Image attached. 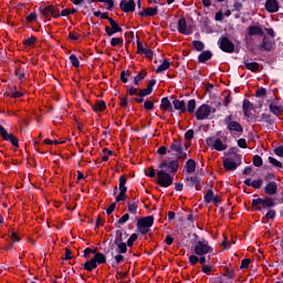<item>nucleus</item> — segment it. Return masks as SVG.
I'll return each instance as SVG.
<instances>
[{
    "instance_id": "1",
    "label": "nucleus",
    "mask_w": 283,
    "mask_h": 283,
    "mask_svg": "<svg viewBox=\"0 0 283 283\" xmlns=\"http://www.w3.org/2000/svg\"><path fill=\"white\" fill-rule=\"evenodd\" d=\"M271 207H275V201L273 198H256L252 200V208L254 211H262L263 209H271Z\"/></svg>"
},
{
    "instance_id": "2",
    "label": "nucleus",
    "mask_w": 283,
    "mask_h": 283,
    "mask_svg": "<svg viewBox=\"0 0 283 283\" xmlns=\"http://www.w3.org/2000/svg\"><path fill=\"white\" fill-rule=\"evenodd\" d=\"M193 252L196 255H208V253H213V248L209 244V241L202 239L195 243Z\"/></svg>"
},
{
    "instance_id": "3",
    "label": "nucleus",
    "mask_w": 283,
    "mask_h": 283,
    "mask_svg": "<svg viewBox=\"0 0 283 283\" xmlns=\"http://www.w3.org/2000/svg\"><path fill=\"white\" fill-rule=\"evenodd\" d=\"M105 262H107L105 254L98 252L95 253L94 258L84 263V269L85 271H94V269H96L98 264H105Z\"/></svg>"
},
{
    "instance_id": "4",
    "label": "nucleus",
    "mask_w": 283,
    "mask_h": 283,
    "mask_svg": "<svg viewBox=\"0 0 283 283\" xmlns=\"http://www.w3.org/2000/svg\"><path fill=\"white\" fill-rule=\"evenodd\" d=\"M151 227H154L153 216L140 218L137 221V229L142 233V235L149 233V229H151Z\"/></svg>"
},
{
    "instance_id": "5",
    "label": "nucleus",
    "mask_w": 283,
    "mask_h": 283,
    "mask_svg": "<svg viewBox=\"0 0 283 283\" xmlns=\"http://www.w3.org/2000/svg\"><path fill=\"white\" fill-rule=\"evenodd\" d=\"M157 185L159 187H171L174 185V176L165 170L157 171Z\"/></svg>"
},
{
    "instance_id": "6",
    "label": "nucleus",
    "mask_w": 283,
    "mask_h": 283,
    "mask_svg": "<svg viewBox=\"0 0 283 283\" xmlns=\"http://www.w3.org/2000/svg\"><path fill=\"white\" fill-rule=\"evenodd\" d=\"M214 112V108L207 104H203L197 108L196 118L197 120H207V118H209V116H211V114H213Z\"/></svg>"
},
{
    "instance_id": "7",
    "label": "nucleus",
    "mask_w": 283,
    "mask_h": 283,
    "mask_svg": "<svg viewBox=\"0 0 283 283\" xmlns=\"http://www.w3.org/2000/svg\"><path fill=\"white\" fill-rule=\"evenodd\" d=\"M127 177H119V193L116 196V202H125L127 200Z\"/></svg>"
},
{
    "instance_id": "8",
    "label": "nucleus",
    "mask_w": 283,
    "mask_h": 283,
    "mask_svg": "<svg viewBox=\"0 0 283 283\" xmlns=\"http://www.w3.org/2000/svg\"><path fill=\"white\" fill-rule=\"evenodd\" d=\"M0 136L3 138V140L11 143L13 147H19V139L17 136L12 135V133H8L3 126H0Z\"/></svg>"
},
{
    "instance_id": "9",
    "label": "nucleus",
    "mask_w": 283,
    "mask_h": 283,
    "mask_svg": "<svg viewBox=\"0 0 283 283\" xmlns=\"http://www.w3.org/2000/svg\"><path fill=\"white\" fill-rule=\"evenodd\" d=\"M109 25L105 28V32L107 36H114L117 32H123V29L118 25V23L115 22L114 19L109 18Z\"/></svg>"
},
{
    "instance_id": "10",
    "label": "nucleus",
    "mask_w": 283,
    "mask_h": 283,
    "mask_svg": "<svg viewBox=\"0 0 283 283\" xmlns=\"http://www.w3.org/2000/svg\"><path fill=\"white\" fill-rule=\"evenodd\" d=\"M219 45L222 52L231 53L233 52V50H235V45L228 38H221V40L219 41Z\"/></svg>"
},
{
    "instance_id": "11",
    "label": "nucleus",
    "mask_w": 283,
    "mask_h": 283,
    "mask_svg": "<svg viewBox=\"0 0 283 283\" xmlns=\"http://www.w3.org/2000/svg\"><path fill=\"white\" fill-rule=\"evenodd\" d=\"M119 8H120L122 12H135L136 2L134 0H123L119 3Z\"/></svg>"
},
{
    "instance_id": "12",
    "label": "nucleus",
    "mask_w": 283,
    "mask_h": 283,
    "mask_svg": "<svg viewBox=\"0 0 283 283\" xmlns=\"http://www.w3.org/2000/svg\"><path fill=\"white\" fill-rule=\"evenodd\" d=\"M226 123L230 132H237L238 134H242L243 128L242 125H240V123L231 120V117L226 118Z\"/></svg>"
},
{
    "instance_id": "13",
    "label": "nucleus",
    "mask_w": 283,
    "mask_h": 283,
    "mask_svg": "<svg viewBox=\"0 0 283 283\" xmlns=\"http://www.w3.org/2000/svg\"><path fill=\"white\" fill-rule=\"evenodd\" d=\"M249 36H264V30L260 25H250L248 28Z\"/></svg>"
},
{
    "instance_id": "14",
    "label": "nucleus",
    "mask_w": 283,
    "mask_h": 283,
    "mask_svg": "<svg viewBox=\"0 0 283 283\" xmlns=\"http://www.w3.org/2000/svg\"><path fill=\"white\" fill-rule=\"evenodd\" d=\"M178 30H179L180 34H186V35L191 34V28H189L187 25V20L185 18L179 19Z\"/></svg>"
},
{
    "instance_id": "15",
    "label": "nucleus",
    "mask_w": 283,
    "mask_h": 283,
    "mask_svg": "<svg viewBox=\"0 0 283 283\" xmlns=\"http://www.w3.org/2000/svg\"><path fill=\"white\" fill-rule=\"evenodd\" d=\"M273 45H275V42H273L271 39L264 36L262 44L259 45V50L264 51V52H271V50L273 49Z\"/></svg>"
},
{
    "instance_id": "16",
    "label": "nucleus",
    "mask_w": 283,
    "mask_h": 283,
    "mask_svg": "<svg viewBox=\"0 0 283 283\" xmlns=\"http://www.w3.org/2000/svg\"><path fill=\"white\" fill-rule=\"evenodd\" d=\"M265 10L271 13L277 12V10H280V3L277 0H266Z\"/></svg>"
},
{
    "instance_id": "17",
    "label": "nucleus",
    "mask_w": 283,
    "mask_h": 283,
    "mask_svg": "<svg viewBox=\"0 0 283 283\" xmlns=\"http://www.w3.org/2000/svg\"><path fill=\"white\" fill-rule=\"evenodd\" d=\"M137 54H145L146 59L154 56V52L149 48H145L142 42H137Z\"/></svg>"
},
{
    "instance_id": "18",
    "label": "nucleus",
    "mask_w": 283,
    "mask_h": 283,
    "mask_svg": "<svg viewBox=\"0 0 283 283\" xmlns=\"http://www.w3.org/2000/svg\"><path fill=\"white\" fill-rule=\"evenodd\" d=\"M43 14H51L54 19H59V17H61V11L54 6H49L44 8Z\"/></svg>"
},
{
    "instance_id": "19",
    "label": "nucleus",
    "mask_w": 283,
    "mask_h": 283,
    "mask_svg": "<svg viewBox=\"0 0 283 283\" xmlns=\"http://www.w3.org/2000/svg\"><path fill=\"white\" fill-rule=\"evenodd\" d=\"M154 85H156V80H151L146 88L139 90L138 96H149L154 92Z\"/></svg>"
},
{
    "instance_id": "20",
    "label": "nucleus",
    "mask_w": 283,
    "mask_h": 283,
    "mask_svg": "<svg viewBox=\"0 0 283 283\" xmlns=\"http://www.w3.org/2000/svg\"><path fill=\"white\" fill-rule=\"evenodd\" d=\"M265 193H268V196H275L277 193V184L275 181H270L265 186Z\"/></svg>"
},
{
    "instance_id": "21",
    "label": "nucleus",
    "mask_w": 283,
    "mask_h": 283,
    "mask_svg": "<svg viewBox=\"0 0 283 283\" xmlns=\"http://www.w3.org/2000/svg\"><path fill=\"white\" fill-rule=\"evenodd\" d=\"M251 112H253V104L249 99L243 101V113L247 118H251Z\"/></svg>"
},
{
    "instance_id": "22",
    "label": "nucleus",
    "mask_w": 283,
    "mask_h": 283,
    "mask_svg": "<svg viewBox=\"0 0 283 283\" xmlns=\"http://www.w3.org/2000/svg\"><path fill=\"white\" fill-rule=\"evenodd\" d=\"M223 167L224 169H227V171H233L235 169H238V164H235V161L231 158H227L223 161Z\"/></svg>"
},
{
    "instance_id": "23",
    "label": "nucleus",
    "mask_w": 283,
    "mask_h": 283,
    "mask_svg": "<svg viewBox=\"0 0 283 283\" xmlns=\"http://www.w3.org/2000/svg\"><path fill=\"white\" fill-rule=\"evenodd\" d=\"M158 14V8L148 7L140 12V17H156Z\"/></svg>"
},
{
    "instance_id": "24",
    "label": "nucleus",
    "mask_w": 283,
    "mask_h": 283,
    "mask_svg": "<svg viewBox=\"0 0 283 283\" xmlns=\"http://www.w3.org/2000/svg\"><path fill=\"white\" fill-rule=\"evenodd\" d=\"M172 103L175 109L181 112V114H185V112H187V104L185 103V101L175 99Z\"/></svg>"
},
{
    "instance_id": "25",
    "label": "nucleus",
    "mask_w": 283,
    "mask_h": 283,
    "mask_svg": "<svg viewBox=\"0 0 283 283\" xmlns=\"http://www.w3.org/2000/svg\"><path fill=\"white\" fill-rule=\"evenodd\" d=\"M212 147L217 151H224V149H227V144L222 143L221 139L217 138L212 142Z\"/></svg>"
},
{
    "instance_id": "26",
    "label": "nucleus",
    "mask_w": 283,
    "mask_h": 283,
    "mask_svg": "<svg viewBox=\"0 0 283 283\" xmlns=\"http://www.w3.org/2000/svg\"><path fill=\"white\" fill-rule=\"evenodd\" d=\"M127 207L128 213H133V216H136L138 213V201L128 202Z\"/></svg>"
},
{
    "instance_id": "27",
    "label": "nucleus",
    "mask_w": 283,
    "mask_h": 283,
    "mask_svg": "<svg viewBox=\"0 0 283 283\" xmlns=\"http://www.w3.org/2000/svg\"><path fill=\"white\" fill-rule=\"evenodd\" d=\"M160 109H163V112L171 111V102H169V98H161Z\"/></svg>"
},
{
    "instance_id": "28",
    "label": "nucleus",
    "mask_w": 283,
    "mask_h": 283,
    "mask_svg": "<svg viewBox=\"0 0 283 283\" xmlns=\"http://www.w3.org/2000/svg\"><path fill=\"white\" fill-rule=\"evenodd\" d=\"M171 67V63H169L167 60H164V62L157 67L156 73L160 74L161 72H167Z\"/></svg>"
},
{
    "instance_id": "29",
    "label": "nucleus",
    "mask_w": 283,
    "mask_h": 283,
    "mask_svg": "<svg viewBox=\"0 0 283 283\" xmlns=\"http://www.w3.org/2000/svg\"><path fill=\"white\" fill-rule=\"evenodd\" d=\"M211 56H213V54H211V51H205L200 53L199 63H207V61H209Z\"/></svg>"
},
{
    "instance_id": "30",
    "label": "nucleus",
    "mask_w": 283,
    "mask_h": 283,
    "mask_svg": "<svg viewBox=\"0 0 283 283\" xmlns=\"http://www.w3.org/2000/svg\"><path fill=\"white\" fill-rule=\"evenodd\" d=\"M93 112H105L106 105L103 101H97L93 106Z\"/></svg>"
},
{
    "instance_id": "31",
    "label": "nucleus",
    "mask_w": 283,
    "mask_h": 283,
    "mask_svg": "<svg viewBox=\"0 0 283 283\" xmlns=\"http://www.w3.org/2000/svg\"><path fill=\"white\" fill-rule=\"evenodd\" d=\"M244 66L250 70V72H258V70H260L258 62H244Z\"/></svg>"
},
{
    "instance_id": "32",
    "label": "nucleus",
    "mask_w": 283,
    "mask_h": 283,
    "mask_svg": "<svg viewBox=\"0 0 283 283\" xmlns=\"http://www.w3.org/2000/svg\"><path fill=\"white\" fill-rule=\"evenodd\" d=\"M186 170L188 174H193L196 171V161L193 159H189L186 163Z\"/></svg>"
},
{
    "instance_id": "33",
    "label": "nucleus",
    "mask_w": 283,
    "mask_h": 283,
    "mask_svg": "<svg viewBox=\"0 0 283 283\" xmlns=\"http://www.w3.org/2000/svg\"><path fill=\"white\" fill-rule=\"evenodd\" d=\"M25 48H34L36 45V36H30L23 41Z\"/></svg>"
},
{
    "instance_id": "34",
    "label": "nucleus",
    "mask_w": 283,
    "mask_h": 283,
    "mask_svg": "<svg viewBox=\"0 0 283 283\" xmlns=\"http://www.w3.org/2000/svg\"><path fill=\"white\" fill-rule=\"evenodd\" d=\"M145 76H147V71H140L134 78L135 85H140V82L144 81Z\"/></svg>"
},
{
    "instance_id": "35",
    "label": "nucleus",
    "mask_w": 283,
    "mask_h": 283,
    "mask_svg": "<svg viewBox=\"0 0 283 283\" xmlns=\"http://www.w3.org/2000/svg\"><path fill=\"white\" fill-rule=\"evenodd\" d=\"M178 160H172L170 163H168V171H170V174H176V171H178Z\"/></svg>"
},
{
    "instance_id": "36",
    "label": "nucleus",
    "mask_w": 283,
    "mask_h": 283,
    "mask_svg": "<svg viewBox=\"0 0 283 283\" xmlns=\"http://www.w3.org/2000/svg\"><path fill=\"white\" fill-rule=\"evenodd\" d=\"M117 247V253H127V243L125 242H115Z\"/></svg>"
},
{
    "instance_id": "37",
    "label": "nucleus",
    "mask_w": 283,
    "mask_h": 283,
    "mask_svg": "<svg viewBox=\"0 0 283 283\" xmlns=\"http://www.w3.org/2000/svg\"><path fill=\"white\" fill-rule=\"evenodd\" d=\"M186 112H189V114H193V112H196V99H190L188 102V105L186 107Z\"/></svg>"
},
{
    "instance_id": "38",
    "label": "nucleus",
    "mask_w": 283,
    "mask_h": 283,
    "mask_svg": "<svg viewBox=\"0 0 283 283\" xmlns=\"http://www.w3.org/2000/svg\"><path fill=\"white\" fill-rule=\"evenodd\" d=\"M192 45L197 52H202L205 50V43L201 41H192Z\"/></svg>"
},
{
    "instance_id": "39",
    "label": "nucleus",
    "mask_w": 283,
    "mask_h": 283,
    "mask_svg": "<svg viewBox=\"0 0 283 283\" xmlns=\"http://www.w3.org/2000/svg\"><path fill=\"white\" fill-rule=\"evenodd\" d=\"M170 149L178 154L179 151H182V144L178 143V142H175V143L171 144Z\"/></svg>"
},
{
    "instance_id": "40",
    "label": "nucleus",
    "mask_w": 283,
    "mask_h": 283,
    "mask_svg": "<svg viewBox=\"0 0 283 283\" xmlns=\"http://www.w3.org/2000/svg\"><path fill=\"white\" fill-rule=\"evenodd\" d=\"M92 1H98L99 3H105L106 10H112L114 8V1L112 0H92Z\"/></svg>"
},
{
    "instance_id": "41",
    "label": "nucleus",
    "mask_w": 283,
    "mask_h": 283,
    "mask_svg": "<svg viewBox=\"0 0 283 283\" xmlns=\"http://www.w3.org/2000/svg\"><path fill=\"white\" fill-rule=\"evenodd\" d=\"M103 156H102V160L103 163H107L109 160V156H112V150L104 148L103 149Z\"/></svg>"
},
{
    "instance_id": "42",
    "label": "nucleus",
    "mask_w": 283,
    "mask_h": 283,
    "mask_svg": "<svg viewBox=\"0 0 283 283\" xmlns=\"http://www.w3.org/2000/svg\"><path fill=\"white\" fill-rule=\"evenodd\" d=\"M70 61H71V64L73 65V67H78L81 65L78 57H76V55H74V54L70 55Z\"/></svg>"
},
{
    "instance_id": "43",
    "label": "nucleus",
    "mask_w": 283,
    "mask_h": 283,
    "mask_svg": "<svg viewBox=\"0 0 283 283\" xmlns=\"http://www.w3.org/2000/svg\"><path fill=\"white\" fill-rule=\"evenodd\" d=\"M112 48H116L117 45H123V38H113L111 40Z\"/></svg>"
},
{
    "instance_id": "44",
    "label": "nucleus",
    "mask_w": 283,
    "mask_h": 283,
    "mask_svg": "<svg viewBox=\"0 0 283 283\" xmlns=\"http://www.w3.org/2000/svg\"><path fill=\"white\" fill-rule=\"evenodd\" d=\"M138 240V234L133 233L127 240V247H134V243Z\"/></svg>"
},
{
    "instance_id": "45",
    "label": "nucleus",
    "mask_w": 283,
    "mask_h": 283,
    "mask_svg": "<svg viewBox=\"0 0 283 283\" xmlns=\"http://www.w3.org/2000/svg\"><path fill=\"white\" fill-rule=\"evenodd\" d=\"M216 195H213V190H208V192L205 196L206 202L210 203L213 202V198Z\"/></svg>"
},
{
    "instance_id": "46",
    "label": "nucleus",
    "mask_w": 283,
    "mask_h": 283,
    "mask_svg": "<svg viewBox=\"0 0 283 283\" xmlns=\"http://www.w3.org/2000/svg\"><path fill=\"white\" fill-rule=\"evenodd\" d=\"M201 271H202V273H205L206 275H211V271H213V266L203 264Z\"/></svg>"
},
{
    "instance_id": "47",
    "label": "nucleus",
    "mask_w": 283,
    "mask_h": 283,
    "mask_svg": "<svg viewBox=\"0 0 283 283\" xmlns=\"http://www.w3.org/2000/svg\"><path fill=\"white\" fill-rule=\"evenodd\" d=\"M270 165H273V167H280L282 168V163L273 157H269Z\"/></svg>"
},
{
    "instance_id": "48",
    "label": "nucleus",
    "mask_w": 283,
    "mask_h": 283,
    "mask_svg": "<svg viewBox=\"0 0 283 283\" xmlns=\"http://www.w3.org/2000/svg\"><path fill=\"white\" fill-rule=\"evenodd\" d=\"M253 165L254 167H262V157L255 155L253 158Z\"/></svg>"
},
{
    "instance_id": "49",
    "label": "nucleus",
    "mask_w": 283,
    "mask_h": 283,
    "mask_svg": "<svg viewBox=\"0 0 283 283\" xmlns=\"http://www.w3.org/2000/svg\"><path fill=\"white\" fill-rule=\"evenodd\" d=\"M270 111L272 112V114H275L276 116H277V114H280V112H282L280 106H276L275 104L270 105Z\"/></svg>"
},
{
    "instance_id": "50",
    "label": "nucleus",
    "mask_w": 283,
    "mask_h": 283,
    "mask_svg": "<svg viewBox=\"0 0 283 283\" xmlns=\"http://www.w3.org/2000/svg\"><path fill=\"white\" fill-rule=\"evenodd\" d=\"M69 39H71V41H78L81 39V34L72 31L69 33Z\"/></svg>"
},
{
    "instance_id": "51",
    "label": "nucleus",
    "mask_w": 283,
    "mask_h": 283,
    "mask_svg": "<svg viewBox=\"0 0 283 283\" xmlns=\"http://www.w3.org/2000/svg\"><path fill=\"white\" fill-rule=\"evenodd\" d=\"M25 94V91H13L11 92V96L13 98H21V96H23Z\"/></svg>"
},
{
    "instance_id": "52",
    "label": "nucleus",
    "mask_w": 283,
    "mask_h": 283,
    "mask_svg": "<svg viewBox=\"0 0 283 283\" xmlns=\"http://www.w3.org/2000/svg\"><path fill=\"white\" fill-rule=\"evenodd\" d=\"M129 220V214L125 213L122 218L118 219L117 224H125V222H127Z\"/></svg>"
},
{
    "instance_id": "53",
    "label": "nucleus",
    "mask_w": 283,
    "mask_h": 283,
    "mask_svg": "<svg viewBox=\"0 0 283 283\" xmlns=\"http://www.w3.org/2000/svg\"><path fill=\"white\" fill-rule=\"evenodd\" d=\"M262 179H255V180H253L252 181V187L254 188V189H261L262 188Z\"/></svg>"
},
{
    "instance_id": "54",
    "label": "nucleus",
    "mask_w": 283,
    "mask_h": 283,
    "mask_svg": "<svg viewBox=\"0 0 283 283\" xmlns=\"http://www.w3.org/2000/svg\"><path fill=\"white\" fill-rule=\"evenodd\" d=\"M249 264H251V260L250 259H243L241 261L240 269H249Z\"/></svg>"
},
{
    "instance_id": "55",
    "label": "nucleus",
    "mask_w": 283,
    "mask_h": 283,
    "mask_svg": "<svg viewBox=\"0 0 283 283\" xmlns=\"http://www.w3.org/2000/svg\"><path fill=\"white\" fill-rule=\"evenodd\" d=\"M189 262H190V264L193 266V265L198 264L199 259H198L197 255H193V254H192V255L189 256Z\"/></svg>"
},
{
    "instance_id": "56",
    "label": "nucleus",
    "mask_w": 283,
    "mask_h": 283,
    "mask_svg": "<svg viewBox=\"0 0 283 283\" xmlns=\"http://www.w3.org/2000/svg\"><path fill=\"white\" fill-rule=\"evenodd\" d=\"M11 240H12V242H21V237H19V233L12 232Z\"/></svg>"
},
{
    "instance_id": "57",
    "label": "nucleus",
    "mask_w": 283,
    "mask_h": 283,
    "mask_svg": "<svg viewBox=\"0 0 283 283\" xmlns=\"http://www.w3.org/2000/svg\"><path fill=\"white\" fill-rule=\"evenodd\" d=\"M178 160H187V153H184L182 149L177 154Z\"/></svg>"
},
{
    "instance_id": "58",
    "label": "nucleus",
    "mask_w": 283,
    "mask_h": 283,
    "mask_svg": "<svg viewBox=\"0 0 283 283\" xmlns=\"http://www.w3.org/2000/svg\"><path fill=\"white\" fill-rule=\"evenodd\" d=\"M36 19V12H32L27 17L28 23H32V21H35Z\"/></svg>"
},
{
    "instance_id": "59",
    "label": "nucleus",
    "mask_w": 283,
    "mask_h": 283,
    "mask_svg": "<svg viewBox=\"0 0 283 283\" xmlns=\"http://www.w3.org/2000/svg\"><path fill=\"white\" fill-rule=\"evenodd\" d=\"M116 209V203H112L107 209H106V213L107 216H112V213H114V210Z\"/></svg>"
},
{
    "instance_id": "60",
    "label": "nucleus",
    "mask_w": 283,
    "mask_h": 283,
    "mask_svg": "<svg viewBox=\"0 0 283 283\" xmlns=\"http://www.w3.org/2000/svg\"><path fill=\"white\" fill-rule=\"evenodd\" d=\"M144 107H145L146 109H149V111L154 109V102H151V101H146V102L144 103Z\"/></svg>"
},
{
    "instance_id": "61",
    "label": "nucleus",
    "mask_w": 283,
    "mask_h": 283,
    "mask_svg": "<svg viewBox=\"0 0 283 283\" xmlns=\"http://www.w3.org/2000/svg\"><path fill=\"white\" fill-rule=\"evenodd\" d=\"M238 145L239 147H241L242 149H247V139L241 138L238 140Z\"/></svg>"
},
{
    "instance_id": "62",
    "label": "nucleus",
    "mask_w": 283,
    "mask_h": 283,
    "mask_svg": "<svg viewBox=\"0 0 283 283\" xmlns=\"http://www.w3.org/2000/svg\"><path fill=\"white\" fill-rule=\"evenodd\" d=\"M185 138H186V140H191V138H193V129H189V130L185 134Z\"/></svg>"
},
{
    "instance_id": "63",
    "label": "nucleus",
    "mask_w": 283,
    "mask_h": 283,
    "mask_svg": "<svg viewBox=\"0 0 283 283\" xmlns=\"http://www.w3.org/2000/svg\"><path fill=\"white\" fill-rule=\"evenodd\" d=\"M274 153L276 154V156H280L281 158H283V146L275 148Z\"/></svg>"
},
{
    "instance_id": "64",
    "label": "nucleus",
    "mask_w": 283,
    "mask_h": 283,
    "mask_svg": "<svg viewBox=\"0 0 283 283\" xmlns=\"http://www.w3.org/2000/svg\"><path fill=\"white\" fill-rule=\"evenodd\" d=\"M91 253H96V249L92 250L90 248H86L84 250V258H87V255H90Z\"/></svg>"
}]
</instances>
